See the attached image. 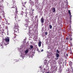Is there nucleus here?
Wrapping results in <instances>:
<instances>
[{"label": "nucleus", "mask_w": 73, "mask_h": 73, "mask_svg": "<svg viewBox=\"0 0 73 73\" xmlns=\"http://www.w3.org/2000/svg\"><path fill=\"white\" fill-rule=\"evenodd\" d=\"M44 19L43 18V17H42V18L41 19V20H40L41 23H44Z\"/></svg>", "instance_id": "5"}, {"label": "nucleus", "mask_w": 73, "mask_h": 73, "mask_svg": "<svg viewBox=\"0 0 73 73\" xmlns=\"http://www.w3.org/2000/svg\"><path fill=\"white\" fill-rule=\"evenodd\" d=\"M72 70H73V67H71Z\"/></svg>", "instance_id": "29"}, {"label": "nucleus", "mask_w": 73, "mask_h": 73, "mask_svg": "<svg viewBox=\"0 0 73 73\" xmlns=\"http://www.w3.org/2000/svg\"><path fill=\"white\" fill-rule=\"evenodd\" d=\"M68 12L70 15H71V13L70 12V10L68 11Z\"/></svg>", "instance_id": "11"}, {"label": "nucleus", "mask_w": 73, "mask_h": 73, "mask_svg": "<svg viewBox=\"0 0 73 73\" xmlns=\"http://www.w3.org/2000/svg\"><path fill=\"white\" fill-rule=\"evenodd\" d=\"M23 13H24V12H22L21 15H23Z\"/></svg>", "instance_id": "18"}, {"label": "nucleus", "mask_w": 73, "mask_h": 73, "mask_svg": "<svg viewBox=\"0 0 73 73\" xmlns=\"http://www.w3.org/2000/svg\"><path fill=\"white\" fill-rule=\"evenodd\" d=\"M42 73H44V72H42Z\"/></svg>", "instance_id": "34"}, {"label": "nucleus", "mask_w": 73, "mask_h": 73, "mask_svg": "<svg viewBox=\"0 0 73 73\" xmlns=\"http://www.w3.org/2000/svg\"><path fill=\"white\" fill-rule=\"evenodd\" d=\"M46 64H47V62H46L44 63L45 65H46Z\"/></svg>", "instance_id": "22"}, {"label": "nucleus", "mask_w": 73, "mask_h": 73, "mask_svg": "<svg viewBox=\"0 0 73 73\" xmlns=\"http://www.w3.org/2000/svg\"><path fill=\"white\" fill-rule=\"evenodd\" d=\"M49 27L50 29H52V26L51 25H49Z\"/></svg>", "instance_id": "13"}, {"label": "nucleus", "mask_w": 73, "mask_h": 73, "mask_svg": "<svg viewBox=\"0 0 73 73\" xmlns=\"http://www.w3.org/2000/svg\"><path fill=\"white\" fill-rule=\"evenodd\" d=\"M18 11H17V9H16V11L15 13V20H17V19H18V17H17V14L18 13Z\"/></svg>", "instance_id": "2"}, {"label": "nucleus", "mask_w": 73, "mask_h": 73, "mask_svg": "<svg viewBox=\"0 0 73 73\" xmlns=\"http://www.w3.org/2000/svg\"><path fill=\"white\" fill-rule=\"evenodd\" d=\"M70 15V19H72V15Z\"/></svg>", "instance_id": "25"}, {"label": "nucleus", "mask_w": 73, "mask_h": 73, "mask_svg": "<svg viewBox=\"0 0 73 73\" xmlns=\"http://www.w3.org/2000/svg\"><path fill=\"white\" fill-rule=\"evenodd\" d=\"M45 34L46 35H47V34H48V32H45Z\"/></svg>", "instance_id": "17"}, {"label": "nucleus", "mask_w": 73, "mask_h": 73, "mask_svg": "<svg viewBox=\"0 0 73 73\" xmlns=\"http://www.w3.org/2000/svg\"><path fill=\"white\" fill-rule=\"evenodd\" d=\"M72 64H73V63L71 61L69 62V64L70 66V67H72Z\"/></svg>", "instance_id": "7"}, {"label": "nucleus", "mask_w": 73, "mask_h": 73, "mask_svg": "<svg viewBox=\"0 0 73 73\" xmlns=\"http://www.w3.org/2000/svg\"><path fill=\"white\" fill-rule=\"evenodd\" d=\"M43 51H44V50L43 49L41 50V52H43Z\"/></svg>", "instance_id": "26"}, {"label": "nucleus", "mask_w": 73, "mask_h": 73, "mask_svg": "<svg viewBox=\"0 0 73 73\" xmlns=\"http://www.w3.org/2000/svg\"><path fill=\"white\" fill-rule=\"evenodd\" d=\"M58 58H55V59L56 60H58Z\"/></svg>", "instance_id": "28"}, {"label": "nucleus", "mask_w": 73, "mask_h": 73, "mask_svg": "<svg viewBox=\"0 0 73 73\" xmlns=\"http://www.w3.org/2000/svg\"><path fill=\"white\" fill-rule=\"evenodd\" d=\"M1 46H3V44H1Z\"/></svg>", "instance_id": "27"}, {"label": "nucleus", "mask_w": 73, "mask_h": 73, "mask_svg": "<svg viewBox=\"0 0 73 73\" xmlns=\"http://www.w3.org/2000/svg\"><path fill=\"white\" fill-rule=\"evenodd\" d=\"M69 38L70 40H72V38L71 37H70Z\"/></svg>", "instance_id": "15"}, {"label": "nucleus", "mask_w": 73, "mask_h": 73, "mask_svg": "<svg viewBox=\"0 0 73 73\" xmlns=\"http://www.w3.org/2000/svg\"><path fill=\"white\" fill-rule=\"evenodd\" d=\"M33 11H35V10H34V9H32L31 11L33 12Z\"/></svg>", "instance_id": "19"}, {"label": "nucleus", "mask_w": 73, "mask_h": 73, "mask_svg": "<svg viewBox=\"0 0 73 73\" xmlns=\"http://www.w3.org/2000/svg\"><path fill=\"white\" fill-rule=\"evenodd\" d=\"M56 57L57 58H58L59 57V56H60V55H59V54H56Z\"/></svg>", "instance_id": "10"}, {"label": "nucleus", "mask_w": 73, "mask_h": 73, "mask_svg": "<svg viewBox=\"0 0 73 73\" xmlns=\"http://www.w3.org/2000/svg\"><path fill=\"white\" fill-rule=\"evenodd\" d=\"M26 2H22V4H23L22 7V9H24V7H25V5L26 4Z\"/></svg>", "instance_id": "3"}, {"label": "nucleus", "mask_w": 73, "mask_h": 73, "mask_svg": "<svg viewBox=\"0 0 73 73\" xmlns=\"http://www.w3.org/2000/svg\"><path fill=\"white\" fill-rule=\"evenodd\" d=\"M14 29L15 32L14 33H15V32H19V26H18L15 25L14 26Z\"/></svg>", "instance_id": "1"}, {"label": "nucleus", "mask_w": 73, "mask_h": 73, "mask_svg": "<svg viewBox=\"0 0 73 73\" xmlns=\"http://www.w3.org/2000/svg\"><path fill=\"white\" fill-rule=\"evenodd\" d=\"M28 52H29V49H27L25 51V53L26 54H27L28 53Z\"/></svg>", "instance_id": "6"}, {"label": "nucleus", "mask_w": 73, "mask_h": 73, "mask_svg": "<svg viewBox=\"0 0 73 73\" xmlns=\"http://www.w3.org/2000/svg\"><path fill=\"white\" fill-rule=\"evenodd\" d=\"M30 47L31 49H33V46L32 45H30Z\"/></svg>", "instance_id": "12"}, {"label": "nucleus", "mask_w": 73, "mask_h": 73, "mask_svg": "<svg viewBox=\"0 0 73 73\" xmlns=\"http://www.w3.org/2000/svg\"><path fill=\"white\" fill-rule=\"evenodd\" d=\"M37 21H38V20H37Z\"/></svg>", "instance_id": "33"}, {"label": "nucleus", "mask_w": 73, "mask_h": 73, "mask_svg": "<svg viewBox=\"0 0 73 73\" xmlns=\"http://www.w3.org/2000/svg\"><path fill=\"white\" fill-rule=\"evenodd\" d=\"M70 53L72 54V52H71Z\"/></svg>", "instance_id": "30"}, {"label": "nucleus", "mask_w": 73, "mask_h": 73, "mask_svg": "<svg viewBox=\"0 0 73 73\" xmlns=\"http://www.w3.org/2000/svg\"><path fill=\"white\" fill-rule=\"evenodd\" d=\"M67 38H66V39H67Z\"/></svg>", "instance_id": "31"}, {"label": "nucleus", "mask_w": 73, "mask_h": 73, "mask_svg": "<svg viewBox=\"0 0 73 73\" xmlns=\"http://www.w3.org/2000/svg\"><path fill=\"white\" fill-rule=\"evenodd\" d=\"M68 72H69V71H70V70H69V68H68Z\"/></svg>", "instance_id": "20"}, {"label": "nucleus", "mask_w": 73, "mask_h": 73, "mask_svg": "<svg viewBox=\"0 0 73 73\" xmlns=\"http://www.w3.org/2000/svg\"><path fill=\"white\" fill-rule=\"evenodd\" d=\"M15 5H14V6L12 7V8H15Z\"/></svg>", "instance_id": "24"}, {"label": "nucleus", "mask_w": 73, "mask_h": 73, "mask_svg": "<svg viewBox=\"0 0 73 73\" xmlns=\"http://www.w3.org/2000/svg\"><path fill=\"white\" fill-rule=\"evenodd\" d=\"M16 36H14L13 38H16Z\"/></svg>", "instance_id": "21"}, {"label": "nucleus", "mask_w": 73, "mask_h": 73, "mask_svg": "<svg viewBox=\"0 0 73 73\" xmlns=\"http://www.w3.org/2000/svg\"><path fill=\"white\" fill-rule=\"evenodd\" d=\"M38 46L39 47H40L41 46V41H40L39 42V43H38Z\"/></svg>", "instance_id": "8"}, {"label": "nucleus", "mask_w": 73, "mask_h": 73, "mask_svg": "<svg viewBox=\"0 0 73 73\" xmlns=\"http://www.w3.org/2000/svg\"><path fill=\"white\" fill-rule=\"evenodd\" d=\"M55 11H56V9H55V8H53L52 9V12H53L54 13V12H55Z\"/></svg>", "instance_id": "9"}, {"label": "nucleus", "mask_w": 73, "mask_h": 73, "mask_svg": "<svg viewBox=\"0 0 73 73\" xmlns=\"http://www.w3.org/2000/svg\"><path fill=\"white\" fill-rule=\"evenodd\" d=\"M5 40L6 42H9V38L8 37H7V38L5 39Z\"/></svg>", "instance_id": "4"}, {"label": "nucleus", "mask_w": 73, "mask_h": 73, "mask_svg": "<svg viewBox=\"0 0 73 73\" xmlns=\"http://www.w3.org/2000/svg\"><path fill=\"white\" fill-rule=\"evenodd\" d=\"M66 56L67 57H68V54H66Z\"/></svg>", "instance_id": "23"}, {"label": "nucleus", "mask_w": 73, "mask_h": 73, "mask_svg": "<svg viewBox=\"0 0 73 73\" xmlns=\"http://www.w3.org/2000/svg\"><path fill=\"white\" fill-rule=\"evenodd\" d=\"M56 52L58 53H60V51H59L58 50H57Z\"/></svg>", "instance_id": "14"}, {"label": "nucleus", "mask_w": 73, "mask_h": 73, "mask_svg": "<svg viewBox=\"0 0 73 73\" xmlns=\"http://www.w3.org/2000/svg\"><path fill=\"white\" fill-rule=\"evenodd\" d=\"M54 62H53L54 64H56V60H54Z\"/></svg>", "instance_id": "16"}, {"label": "nucleus", "mask_w": 73, "mask_h": 73, "mask_svg": "<svg viewBox=\"0 0 73 73\" xmlns=\"http://www.w3.org/2000/svg\"><path fill=\"white\" fill-rule=\"evenodd\" d=\"M65 65H66V64H65Z\"/></svg>", "instance_id": "32"}]
</instances>
